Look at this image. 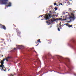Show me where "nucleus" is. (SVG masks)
Returning a JSON list of instances; mask_svg holds the SVG:
<instances>
[{
  "label": "nucleus",
  "mask_w": 76,
  "mask_h": 76,
  "mask_svg": "<svg viewBox=\"0 0 76 76\" xmlns=\"http://www.w3.org/2000/svg\"><path fill=\"white\" fill-rule=\"evenodd\" d=\"M10 58V57L8 56L7 58H5V59H3V61H1V62H0L1 64V65H0V69L2 71H6V69H5V67L4 66L3 64H4V60H6L7 61H9V59Z\"/></svg>",
  "instance_id": "nucleus-1"
},
{
  "label": "nucleus",
  "mask_w": 76,
  "mask_h": 76,
  "mask_svg": "<svg viewBox=\"0 0 76 76\" xmlns=\"http://www.w3.org/2000/svg\"><path fill=\"white\" fill-rule=\"evenodd\" d=\"M75 18L74 15L73 14H71V15L69 18L70 20V21H68V23H69V22H70L73 21V20L75 19Z\"/></svg>",
  "instance_id": "nucleus-2"
},
{
  "label": "nucleus",
  "mask_w": 76,
  "mask_h": 76,
  "mask_svg": "<svg viewBox=\"0 0 76 76\" xmlns=\"http://www.w3.org/2000/svg\"><path fill=\"white\" fill-rule=\"evenodd\" d=\"M8 0H0V3L1 4H7V1Z\"/></svg>",
  "instance_id": "nucleus-3"
},
{
  "label": "nucleus",
  "mask_w": 76,
  "mask_h": 76,
  "mask_svg": "<svg viewBox=\"0 0 76 76\" xmlns=\"http://www.w3.org/2000/svg\"><path fill=\"white\" fill-rule=\"evenodd\" d=\"M51 17V15L49 14L48 15H45V16H44V18L46 19V20H48V19H50L49 17Z\"/></svg>",
  "instance_id": "nucleus-4"
},
{
  "label": "nucleus",
  "mask_w": 76,
  "mask_h": 76,
  "mask_svg": "<svg viewBox=\"0 0 76 76\" xmlns=\"http://www.w3.org/2000/svg\"><path fill=\"white\" fill-rule=\"evenodd\" d=\"M61 19L62 18H59L58 19V18L53 19L52 20V22H54V21H56V20H61Z\"/></svg>",
  "instance_id": "nucleus-5"
},
{
  "label": "nucleus",
  "mask_w": 76,
  "mask_h": 76,
  "mask_svg": "<svg viewBox=\"0 0 76 76\" xmlns=\"http://www.w3.org/2000/svg\"><path fill=\"white\" fill-rule=\"evenodd\" d=\"M0 28H2L3 29H4V30H5L6 29L5 26L2 25H1V24H0Z\"/></svg>",
  "instance_id": "nucleus-6"
},
{
  "label": "nucleus",
  "mask_w": 76,
  "mask_h": 76,
  "mask_svg": "<svg viewBox=\"0 0 76 76\" xmlns=\"http://www.w3.org/2000/svg\"><path fill=\"white\" fill-rule=\"evenodd\" d=\"M22 47H23V46H17V48H18V49H20V48H22Z\"/></svg>",
  "instance_id": "nucleus-7"
},
{
  "label": "nucleus",
  "mask_w": 76,
  "mask_h": 76,
  "mask_svg": "<svg viewBox=\"0 0 76 76\" xmlns=\"http://www.w3.org/2000/svg\"><path fill=\"white\" fill-rule=\"evenodd\" d=\"M8 4V5L6 6L7 7H10V6H12V4L10 2H9Z\"/></svg>",
  "instance_id": "nucleus-8"
},
{
  "label": "nucleus",
  "mask_w": 76,
  "mask_h": 76,
  "mask_svg": "<svg viewBox=\"0 0 76 76\" xmlns=\"http://www.w3.org/2000/svg\"><path fill=\"white\" fill-rule=\"evenodd\" d=\"M64 25H66V26H68V27H72V25H69V24L68 23H66V24Z\"/></svg>",
  "instance_id": "nucleus-9"
},
{
  "label": "nucleus",
  "mask_w": 76,
  "mask_h": 76,
  "mask_svg": "<svg viewBox=\"0 0 76 76\" xmlns=\"http://www.w3.org/2000/svg\"><path fill=\"white\" fill-rule=\"evenodd\" d=\"M38 42H40V43H41V41H40V39H39L38 41Z\"/></svg>",
  "instance_id": "nucleus-10"
},
{
  "label": "nucleus",
  "mask_w": 76,
  "mask_h": 76,
  "mask_svg": "<svg viewBox=\"0 0 76 76\" xmlns=\"http://www.w3.org/2000/svg\"><path fill=\"white\" fill-rule=\"evenodd\" d=\"M57 57L58 58H61V56H58Z\"/></svg>",
  "instance_id": "nucleus-11"
},
{
  "label": "nucleus",
  "mask_w": 76,
  "mask_h": 76,
  "mask_svg": "<svg viewBox=\"0 0 76 76\" xmlns=\"http://www.w3.org/2000/svg\"><path fill=\"white\" fill-rule=\"evenodd\" d=\"M58 31H60V28H58Z\"/></svg>",
  "instance_id": "nucleus-12"
},
{
  "label": "nucleus",
  "mask_w": 76,
  "mask_h": 76,
  "mask_svg": "<svg viewBox=\"0 0 76 76\" xmlns=\"http://www.w3.org/2000/svg\"><path fill=\"white\" fill-rule=\"evenodd\" d=\"M55 10H57V8L56 7H55Z\"/></svg>",
  "instance_id": "nucleus-13"
},
{
  "label": "nucleus",
  "mask_w": 76,
  "mask_h": 76,
  "mask_svg": "<svg viewBox=\"0 0 76 76\" xmlns=\"http://www.w3.org/2000/svg\"><path fill=\"white\" fill-rule=\"evenodd\" d=\"M57 4V3H54V5H55V6H56V5Z\"/></svg>",
  "instance_id": "nucleus-14"
},
{
  "label": "nucleus",
  "mask_w": 76,
  "mask_h": 76,
  "mask_svg": "<svg viewBox=\"0 0 76 76\" xmlns=\"http://www.w3.org/2000/svg\"><path fill=\"white\" fill-rule=\"evenodd\" d=\"M66 20V19H64L63 20Z\"/></svg>",
  "instance_id": "nucleus-15"
},
{
  "label": "nucleus",
  "mask_w": 76,
  "mask_h": 76,
  "mask_svg": "<svg viewBox=\"0 0 76 76\" xmlns=\"http://www.w3.org/2000/svg\"><path fill=\"white\" fill-rule=\"evenodd\" d=\"M60 4H61V5L62 6H63V4H62L61 3Z\"/></svg>",
  "instance_id": "nucleus-16"
},
{
  "label": "nucleus",
  "mask_w": 76,
  "mask_h": 76,
  "mask_svg": "<svg viewBox=\"0 0 76 76\" xmlns=\"http://www.w3.org/2000/svg\"><path fill=\"white\" fill-rule=\"evenodd\" d=\"M61 25V22H60V23H59V25Z\"/></svg>",
  "instance_id": "nucleus-17"
},
{
  "label": "nucleus",
  "mask_w": 76,
  "mask_h": 76,
  "mask_svg": "<svg viewBox=\"0 0 76 76\" xmlns=\"http://www.w3.org/2000/svg\"><path fill=\"white\" fill-rule=\"evenodd\" d=\"M67 60H69V59L68 58H67Z\"/></svg>",
  "instance_id": "nucleus-18"
},
{
  "label": "nucleus",
  "mask_w": 76,
  "mask_h": 76,
  "mask_svg": "<svg viewBox=\"0 0 76 76\" xmlns=\"http://www.w3.org/2000/svg\"><path fill=\"white\" fill-rule=\"evenodd\" d=\"M48 21L46 22V23H48Z\"/></svg>",
  "instance_id": "nucleus-19"
},
{
  "label": "nucleus",
  "mask_w": 76,
  "mask_h": 76,
  "mask_svg": "<svg viewBox=\"0 0 76 76\" xmlns=\"http://www.w3.org/2000/svg\"><path fill=\"white\" fill-rule=\"evenodd\" d=\"M41 20H44V19H42Z\"/></svg>",
  "instance_id": "nucleus-20"
},
{
  "label": "nucleus",
  "mask_w": 76,
  "mask_h": 76,
  "mask_svg": "<svg viewBox=\"0 0 76 76\" xmlns=\"http://www.w3.org/2000/svg\"><path fill=\"white\" fill-rule=\"evenodd\" d=\"M15 50H16V48H14Z\"/></svg>",
  "instance_id": "nucleus-21"
},
{
  "label": "nucleus",
  "mask_w": 76,
  "mask_h": 76,
  "mask_svg": "<svg viewBox=\"0 0 76 76\" xmlns=\"http://www.w3.org/2000/svg\"><path fill=\"white\" fill-rule=\"evenodd\" d=\"M38 44H37V45H36V46H37L38 45Z\"/></svg>",
  "instance_id": "nucleus-22"
},
{
  "label": "nucleus",
  "mask_w": 76,
  "mask_h": 76,
  "mask_svg": "<svg viewBox=\"0 0 76 76\" xmlns=\"http://www.w3.org/2000/svg\"><path fill=\"white\" fill-rule=\"evenodd\" d=\"M61 26H60V28H61Z\"/></svg>",
  "instance_id": "nucleus-23"
},
{
  "label": "nucleus",
  "mask_w": 76,
  "mask_h": 76,
  "mask_svg": "<svg viewBox=\"0 0 76 76\" xmlns=\"http://www.w3.org/2000/svg\"><path fill=\"white\" fill-rule=\"evenodd\" d=\"M57 6H58V5H57Z\"/></svg>",
  "instance_id": "nucleus-24"
},
{
  "label": "nucleus",
  "mask_w": 76,
  "mask_h": 76,
  "mask_svg": "<svg viewBox=\"0 0 76 76\" xmlns=\"http://www.w3.org/2000/svg\"><path fill=\"white\" fill-rule=\"evenodd\" d=\"M76 11H74V12H75Z\"/></svg>",
  "instance_id": "nucleus-25"
},
{
  "label": "nucleus",
  "mask_w": 76,
  "mask_h": 76,
  "mask_svg": "<svg viewBox=\"0 0 76 76\" xmlns=\"http://www.w3.org/2000/svg\"><path fill=\"white\" fill-rule=\"evenodd\" d=\"M70 1H72V0H69Z\"/></svg>",
  "instance_id": "nucleus-26"
},
{
  "label": "nucleus",
  "mask_w": 76,
  "mask_h": 76,
  "mask_svg": "<svg viewBox=\"0 0 76 76\" xmlns=\"http://www.w3.org/2000/svg\"><path fill=\"white\" fill-rule=\"evenodd\" d=\"M2 57H3V55L2 56Z\"/></svg>",
  "instance_id": "nucleus-27"
},
{
  "label": "nucleus",
  "mask_w": 76,
  "mask_h": 76,
  "mask_svg": "<svg viewBox=\"0 0 76 76\" xmlns=\"http://www.w3.org/2000/svg\"><path fill=\"white\" fill-rule=\"evenodd\" d=\"M35 51V53H36V51Z\"/></svg>",
  "instance_id": "nucleus-28"
},
{
  "label": "nucleus",
  "mask_w": 76,
  "mask_h": 76,
  "mask_svg": "<svg viewBox=\"0 0 76 76\" xmlns=\"http://www.w3.org/2000/svg\"><path fill=\"white\" fill-rule=\"evenodd\" d=\"M62 26H64V25H62Z\"/></svg>",
  "instance_id": "nucleus-29"
},
{
  "label": "nucleus",
  "mask_w": 76,
  "mask_h": 76,
  "mask_svg": "<svg viewBox=\"0 0 76 76\" xmlns=\"http://www.w3.org/2000/svg\"><path fill=\"white\" fill-rule=\"evenodd\" d=\"M61 17H62L61 16Z\"/></svg>",
  "instance_id": "nucleus-30"
},
{
  "label": "nucleus",
  "mask_w": 76,
  "mask_h": 76,
  "mask_svg": "<svg viewBox=\"0 0 76 76\" xmlns=\"http://www.w3.org/2000/svg\"><path fill=\"white\" fill-rule=\"evenodd\" d=\"M8 70L9 71V69Z\"/></svg>",
  "instance_id": "nucleus-31"
}]
</instances>
